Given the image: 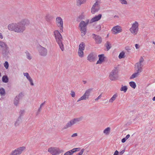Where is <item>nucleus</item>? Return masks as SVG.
<instances>
[{"instance_id":"obj_1","label":"nucleus","mask_w":155,"mask_h":155,"mask_svg":"<svg viewBox=\"0 0 155 155\" xmlns=\"http://www.w3.org/2000/svg\"><path fill=\"white\" fill-rule=\"evenodd\" d=\"M54 34L56 41L60 48L62 51H63L64 49V45L62 42V38L61 35L58 30L55 31H54Z\"/></svg>"},{"instance_id":"obj_2","label":"nucleus","mask_w":155,"mask_h":155,"mask_svg":"<svg viewBox=\"0 0 155 155\" xmlns=\"http://www.w3.org/2000/svg\"><path fill=\"white\" fill-rule=\"evenodd\" d=\"M139 24L137 21H135L132 24L131 27L129 29L130 33L135 35L137 34L139 31Z\"/></svg>"},{"instance_id":"obj_3","label":"nucleus","mask_w":155,"mask_h":155,"mask_svg":"<svg viewBox=\"0 0 155 155\" xmlns=\"http://www.w3.org/2000/svg\"><path fill=\"white\" fill-rule=\"evenodd\" d=\"M89 22V20H87L86 22L84 21H81L79 24V27L82 33L81 36H84L86 33L87 26Z\"/></svg>"},{"instance_id":"obj_4","label":"nucleus","mask_w":155,"mask_h":155,"mask_svg":"<svg viewBox=\"0 0 155 155\" xmlns=\"http://www.w3.org/2000/svg\"><path fill=\"white\" fill-rule=\"evenodd\" d=\"M118 69L117 67H114L110 73L109 75V78L112 81H114L117 80L118 78Z\"/></svg>"},{"instance_id":"obj_5","label":"nucleus","mask_w":155,"mask_h":155,"mask_svg":"<svg viewBox=\"0 0 155 155\" xmlns=\"http://www.w3.org/2000/svg\"><path fill=\"white\" fill-rule=\"evenodd\" d=\"M82 117H80L73 119L71 120L68 122L64 126L63 129H67L69 127H71L72 125L76 124L79 122L81 121L82 120Z\"/></svg>"},{"instance_id":"obj_6","label":"nucleus","mask_w":155,"mask_h":155,"mask_svg":"<svg viewBox=\"0 0 155 155\" xmlns=\"http://www.w3.org/2000/svg\"><path fill=\"white\" fill-rule=\"evenodd\" d=\"M48 151L52 155H57L63 153V151L59 148L54 147H50L48 150Z\"/></svg>"},{"instance_id":"obj_7","label":"nucleus","mask_w":155,"mask_h":155,"mask_svg":"<svg viewBox=\"0 0 155 155\" xmlns=\"http://www.w3.org/2000/svg\"><path fill=\"white\" fill-rule=\"evenodd\" d=\"M55 22L57 26L60 29V32H63L64 23L62 19L60 17L58 16L56 18Z\"/></svg>"},{"instance_id":"obj_8","label":"nucleus","mask_w":155,"mask_h":155,"mask_svg":"<svg viewBox=\"0 0 155 155\" xmlns=\"http://www.w3.org/2000/svg\"><path fill=\"white\" fill-rule=\"evenodd\" d=\"M25 149L26 147L24 146L20 147L12 151L9 155H20Z\"/></svg>"},{"instance_id":"obj_9","label":"nucleus","mask_w":155,"mask_h":155,"mask_svg":"<svg viewBox=\"0 0 155 155\" xmlns=\"http://www.w3.org/2000/svg\"><path fill=\"white\" fill-rule=\"evenodd\" d=\"M100 2L98 0L96 1L91 8V13L94 14L97 12L100 9Z\"/></svg>"},{"instance_id":"obj_10","label":"nucleus","mask_w":155,"mask_h":155,"mask_svg":"<svg viewBox=\"0 0 155 155\" xmlns=\"http://www.w3.org/2000/svg\"><path fill=\"white\" fill-rule=\"evenodd\" d=\"M85 45L83 42L81 43L79 45L78 54L79 56L82 58L84 56V51L85 49Z\"/></svg>"},{"instance_id":"obj_11","label":"nucleus","mask_w":155,"mask_h":155,"mask_svg":"<svg viewBox=\"0 0 155 155\" xmlns=\"http://www.w3.org/2000/svg\"><path fill=\"white\" fill-rule=\"evenodd\" d=\"M92 90V89L91 88H90L87 90L83 95L78 99L77 101V102H79L83 100H86L88 99Z\"/></svg>"},{"instance_id":"obj_12","label":"nucleus","mask_w":155,"mask_h":155,"mask_svg":"<svg viewBox=\"0 0 155 155\" xmlns=\"http://www.w3.org/2000/svg\"><path fill=\"white\" fill-rule=\"evenodd\" d=\"M0 47L4 49L3 54H7L9 53V48L6 43L0 40Z\"/></svg>"},{"instance_id":"obj_13","label":"nucleus","mask_w":155,"mask_h":155,"mask_svg":"<svg viewBox=\"0 0 155 155\" xmlns=\"http://www.w3.org/2000/svg\"><path fill=\"white\" fill-rule=\"evenodd\" d=\"M97 58V55L94 52L90 53L87 57V59L90 62H94L95 61Z\"/></svg>"},{"instance_id":"obj_14","label":"nucleus","mask_w":155,"mask_h":155,"mask_svg":"<svg viewBox=\"0 0 155 155\" xmlns=\"http://www.w3.org/2000/svg\"><path fill=\"white\" fill-rule=\"evenodd\" d=\"M17 25L15 28V32L17 33H22L25 30V27L21 25V24L19 22L17 23Z\"/></svg>"},{"instance_id":"obj_15","label":"nucleus","mask_w":155,"mask_h":155,"mask_svg":"<svg viewBox=\"0 0 155 155\" xmlns=\"http://www.w3.org/2000/svg\"><path fill=\"white\" fill-rule=\"evenodd\" d=\"M112 31L113 34H116L122 31L121 28L118 25L112 28Z\"/></svg>"},{"instance_id":"obj_16","label":"nucleus","mask_w":155,"mask_h":155,"mask_svg":"<svg viewBox=\"0 0 155 155\" xmlns=\"http://www.w3.org/2000/svg\"><path fill=\"white\" fill-rule=\"evenodd\" d=\"M39 52L40 55L43 56H45L47 54V49L42 46L40 47Z\"/></svg>"},{"instance_id":"obj_17","label":"nucleus","mask_w":155,"mask_h":155,"mask_svg":"<svg viewBox=\"0 0 155 155\" xmlns=\"http://www.w3.org/2000/svg\"><path fill=\"white\" fill-rule=\"evenodd\" d=\"M102 17V15L101 14H99L97 15H96L93 18L90 20V23H92L99 20Z\"/></svg>"},{"instance_id":"obj_18","label":"nucleus","mask_w":155,"mask_h":155,"mask_svg":"<svg viewBox=\"0 0 155 155\" xmlns=\"http://www.w3.org/2000/svg\"><path fill=\"white\" fill-rule=\"evenodd\" d=\"M17 23H13L8 25V29L11 31L15 32V28L17 26Z\"/></svg>"},{"instance_id":"obj_19","label":"nucleus","mask_w":155,"mask_h":155,"mask_svg":"<svg viewBox=\"0 0 155 155\" xmlns=\"http://www.w3.org/2000/svg\"><path fill=\"white\" fill-rule=\"evenodd\" d=\"M22 95V94L20 93L15 97L14 101V104L15 106H17L18 104L20 97Z\"/></svg>"},{"instance_id":"obj_20","label":"nucleus","mask_w":155,"mask_h":155,"mask_svg":"<svg viewBox=\"0 0 155 155\" xmlns=\"http://www.w3.org/2000/svg\"><path fill=\"white\" fill-rule=\"evenodd\" d=\"M93 38H94L95 42L97 44H100L102 41V39L101 37L95 34H93Z\"/></svg>"},{"instance_id":"obj_21","label":"nucleus","mask_w":155,"mask_h":155,"mask_svg":"<svg viewBox=\"0 0 155 155\" xmlns=\"http://www.w3.org/2000/svg\"><path fill=\"white\" fill-rule=\"evenodd\" d=\"M98 57L99 58L98 60L97 61L96 64H101L104 61V54H99Z\"/></svg>"},{"instance_id":"obj_22","label":"nucleus","mask_w":155,"mask_h":155,"mask_svg":"<svg viewBox=\"0 0 155 155\" xmlns=\"http://www.w3.org/2000/svg\"><path fill=\"white\" fill-rule=\"evenodd\" d=\"M22 25L25 27V26L28 25L29 24V21L27 19H24L19 22Z\"/></svg>"},{"instance_id":"obj_23","label":"nucleus","mask_w":155,"mask_h":155,"mask_svg":"<svg viewBox=\"0 0 155 155\" xmlns=\"http://www.w3.org/2000/svg\"><path fill=\"white\" fill-rule=\"evenodd\" d=\"M135 69L136 70V72L140 74L142 71V67L143 65H139L135 64Z\"/></svg>"},{"instance_id":"obj_24","label":"nucleus","mask_w":155,"mask_h":155,"mask_svg":"<svg viewBox=\"0 0 155 155\" xmlns=\"http://www.w3.org/2000/svg\"><path fill=\"white\" fill-rule=\"evenodd\" d=\"M86 0H76V5L77 6H80L82 4L85 3Z\"/></svg>"},{"instance_id":"obj_25","label":"nucleus","mask_w":155,"mask_h":155,"mask_svg":"<svg viewBox=\"0 0 155 155\" xmlns=\"http://www.w3.org/2000/svg\"><path fill=\"white\" fill-rule=\"evenodd\" d=\"M117 93L113 95L112 97L109 100V102L110 103H113L117 97Z\"/></svg>"},{"instance_id":"obj_26","label":"nucleus","mask_w":155,"mask_h":155,"mask_svg":"<svg viewBox=\"0 0 155 155\" xmlns=\"http://www.w3.org/2000/svg\"><path fill=\"white\" fill-rule=\"evenodd\" d=\"M111 128L110 127H107L103 131L104 134L105 135H108L110 133Z\"/></svg>"},{"instance_id":"obj_27","label":"nucleus","mask_w":155,"mask_h":155,"mask_svg":"<svg viewBox=\"0 0 155 155\" xmlns=\"http://www.w3.org/2000/svg\"><path fill=\"white\" fill-rule=\"evenodd\" d=\"M21 122V118L20 117H19L16 121L15 122V127H17L20 124Z\"/></svg>"},{"instance_id":"obj_28","label":"nucleus","mask_w":155,"mask_h":155,"mask_svg":"<svg viewBox=\"0 0 155 155\" xmlns=\"http://www.w3.org/2000/svg\"><path fill=\"white\" fill-rule=\"evenodd\" d=\"M2 81L5 83H7L8 81V78L6 75L3 76L2 78Z\"/></svg>"},{"instance_id":"obj_29","label":"nucleus","mask_w":155,"mask_h":155,"mask_svg":"<svg viewBox=\"0 0 155 155\" xmlns=\"http://www.w3.org/2000/svg\"><path fill=\"white\" fill-rule=\"evenodd\" d=\"M130 86L134 89H135L136 87V83L134 81H131L129 83Z\"/></svg>"},{"instance_id":"obj_30","label":"nucleus","mask_w":155,"mask_h":155,"mask_svg":"<svg viewBox=\"0 0 155 155\" xmlns=\"http://www.w3.org/2000/svg\"><path fill=\"white\" fill-rule=\"evenodd\" d=\"M139 74H140L139 73L136 72L132 75L130 77V79H134L139 75Z\"/></svg>"},{"instance_id":"obj_31","label":"nucleus","mask_w":155,"mask_h":155,"mask_svg":"<svg viewBox=\"0 0 155 155\" xmlns=\"http://www.w3.org/2000/svg\"><path fill=\"white\" fill-rule=\"evenodd\" d=\"M127 87L126 86H122L120 89V91H123L124 93H125L127 91Z\"/></svg>"},{"instance_id":"obj_32","label":"nucleus","mask_w":155,"mask_h":155,"mask_svg":"<svg viewBox=\"0 0 155 155\" xmlns=\"http://www.w3.org/2000/svg\"><path fill=\"white\" fill-rule=\"evenodd\" d=\"M144 59L143 58L141 57L139 60V61L136 64H138L139 65H143L142 64V63L143 62Z\"/></svg>"},{"instance_id":"obj_33","label":"nucleus","mask_w":155,"mask_h":155,"mask_svg":"<svg viewBox=\"0 0 155 155\" xmlns=\"http://www.w3.org/2000/svg\"><path fill=\"white\" fill-rule=\"evenodd\" d=\"M5 94L4 89L3 88H0V95L1 96H4Z\"/></svg>"},{"instance_id":"obj_34","label":"nucleus","mask_w":155,"mask_h":155,"mask_svg":"<svg viewBox=\"0 0 155 155\" xmlns=\"http://www.w3.org/2000/svg\"><path fill=\"white\" fill-rule=\"evenodd\" d=\"M51 18V16L49 14H47L45 16V18L46 20L48 21H49Z\"/></svg>"},{"instance_id":"obj_35","label":"nucleus","mask_w":155,"mask_h":155,"mask_svg":"<svg viewBox=\"0 0 155 155\" xmlns=\"http://www.w3.org/2000/svg\"><path fill=\"white\" fill-rule=\"evenodd\" d=\"M23 74L25 77L28 80L31 78V77H30L29 74L28 73H23Z\"/></svg>"},{"instance_id":"obj_36","label":"nucleus","mask_w":155,"mask_h":155,"mask_svg":"<svg viewBox=\"0 0 155 155\" xmlns=\"http://www.w3.org/2000/svg\"><path fill=\"white\" fill-rule=\"evenodd\" d=\"M125 53L124 51H122L120 53L118 57L119 59H121L124 57Z\"/></svg>"},{"instance_id":"obj_37","label":"nucleus","mask_w":155,"mask_h":155,"mask_svg":"<svg viewBox=\"0 0 155 155\" xmlns=\"http://www.w3.org/2000/svg\"><path fill=\"white\" fill-rule=\"evenodd\" d=\"M73 154L71 150H70L65 152L64 155H72Z\"/></svg>"},{"instance_id":"obj_38","label":"nucleus","mask_w":155,"mask_h":155,"mask_svg":"<svg viewBox=\"0 0 155 155\" xmlns=\"http://www.w3.org/2000/svg\"><path fill=\"white\" fill-rule=\"evenodd\" d=\"M80 150V148H75L72 149L71 150L72 152H73V153H75L76 152H77V151H79Z\"/></svg>"},{"instance_id":"obj_39","label":"nucleus","mask_w":155,"mask_h":155,"mask_svg":"<svg viewBox=\"0 0 155 155\" xmlns=\"http://www.w3.org/2000/svg\"><path fill=\"white\" fill-rule=\"evenodd\" d=\"M84 18L85 15L83 14H82L78 17V20H81L82 19H84Z\"/></svg>"},{"instance_id":"obj_40","label":"nucleus","mask_w":155,"mask_h":155,"mask_svg":"<svg viewBox=\"0 0 155 155\" xmlns=\"http://www.w3.org/2000/svg\"><path fill=\"white\" fill-rule=\"evenodd\" d=\"M4 66L6 69H8L9 67V64L8 62L5 61L4 64Z\"/></svg>"},{"instance_id":"obj_41","label":"nucleus","mask_w":155,"mask_h":155,"mask_svg":"<svg viewBox=\"0 0 155 155\" xmlns=\"http://www.w3.org/2000/svg\"><path fill=\"white\" fill-rule=\"evenodd\" d=\"M26 54L27 58L29 60H31V57L30 54L28 52H26Z\"/></svg>"},{"instance_id":"obj_42","label":"nucleus","mask_w":155,"mask_h":155,"mask_svg":"<svg viewBox=\"0 0 155 155\" xmlns=\"http://www.w3.org/2000/svg\"><path fill=\"white\" fill-rule=\"evenodd\" d=\"M120 3L123 5H127V2L126 0H119Z\"/></svg>"},{"instance_id":"obj_43","label":"nucleus","mask_w":155,"mask_h":155,"mask_svg":"<svg viewBox=\"0 0 155 155\" xmlns=\"http://www.w3.org/2000/svg\"><path fill=\"white\" fill-rule=\"evenodd\" d=\"M25 112V111L24 110H21L19 112L20 116L19 117H21V116H23Z\"/></svg>"},{"instance_id":"obj_44","label":"nucleus","mask_w":155,"mask_h":155,"mask_svg":"<svg viewBox=\"0 0 155 155\" xmlns=\"http://www.w3.org/2000/svg\"><path fill=\"white\" fill-rule=\"evenodd\" d=\"M130 136H126V137L122 139L121 140L122 142L123 143H124L126 140L129 138Z\"/></svg>"},{"instance_id":"obj_45","label":"nucleus","mask_w":155,"mask_h":155,"mask_svg":"<svg viewBox=\"0 0 155 155\" xmlns=\"http://www.w3.org/2000/svg\"><path fill=\"white\" fill-rule=\"evenodd\" d=\"M106 47L107 50H108L110 48V46L109 43L108 42H107L106 43Z\"/></svg>"},{"instance_id":"obj_46","label":"nucleus","mask_w":155,"mask_h":155,"mask_svg":"<svg viewBox=\"0 0 155 155\" xmlns=\"http://www.w3.org/2000/svg\"><path fill=\"white\" fill-rule=\"evenodd\" d=\"M28 81H29L31 85V86L34 85V84L33 82V81L32 79H31V78Z\"/></svg>"},{"instance_id":"obj_47","label":"nucleus","mask_w":155,"mask_h":155,"mask_svg":"<svg viewBox=\"0 0 155 155\" xmlns=\"http://www.w3.org/2000/svg\"><path fill=\"white\" fill-rule=\"evenodd\" d=\"M41 107H39V108H38V111H37V112L36 113V115H38L39 114L40 112L41 111Z\"/></svg>"},{"instance_id":"obj_48","label":"nucleus","mask_w":155,"mask_h":155,"mask_svg":"<svg viewBox=\"0 0 155 155\" xmlns=\"http://www.w3.org/2000/svg\"><path fill=\"white\" fill-rule=\"evenodd\" d=\"M71 96L74 97H75V93L73 91H71Z\"/></svg>"},{"instance_id":"obj_49","label":"nucleus","mask_w":155,"mask_h":155,"mask_svg":"<svg viewBox=\"0 0 155 155\" xmlns=\"http://www.w3.org/2000/svg\"><path fill=\"white\" fill-rule=\"evenodd\" d=\"M125 49L128 51H129L130 50L131 48L129 46H127L125 48Z\"/></svg>"},{"instance_id":"obj_50","label":"nucleus","mask_w":155,"mask_h":155,"mask_svg":"<svg viewBox=\"0 0 155 155\" xmlns=\"http://www.w3.org/2000/svg\"><path fill=\"white\" fill-rule=\"evenodd\" d=\"M102 97V95L101 94H100V95L97 98H96L95 99V101H97L98 100H99V99H100L101 97Z\"/></svg>"},{"instance_id":"obj_51","label":"nucleus","mask_w":155,"mask_h":155,"mask_svg":"<svg viewBox=\"0 0 155 155\" xmlns=\"http://www.w3.org/2000/svg\"><path fill=\"white\" fill-rule=\"evenodd\" d=\"M135 47L136 49H138L140 48V46L138 44H136L135 45Z\"/></svg>"},{"instance_id":"obj_52","label":"nucleus","mask_w":155,"mask_h":155,"mask_svg":"<svg viewBox=\"0 0 155 155\" xmlns=\"http://www.w3.org/2000/svg\"><path fill=\"white\" fill-rule=\"evenodd\" d=\"M125 150H122L121 151L120 153V154H119L120 155H122L124 153V152Z\"/></svg>"},{"instance_id":"obj_53","label":"nucleus","mask_w":155,"mask_h":155,"mask_svg":"<svg viewBox=\"0 0 155 155\" xmlns=\"http://www.w3.org/2000/svg\"><path fill=\"white\" fill-rule=\"evenodd\" d=\"M118 152L117 150H116L114 154V155H118Z\"/></svg>"},{"instance_id":"obj_54","label":"nucleus","mask_w":155,"mask_h":155,"mask_svg":"<svg viewBox=\"0 0 155 155\" xmlns=\"http://www.w3.org/2000/svg\"><path fill=\"white\" fill-rule=\"evenodd\" d=\"M45 101H44L43 103H42L40 105V107H41V108H42V107L44 105V104H45Z\"/></svg>"},{"instance_id":"obj_55","label":"nucleus","mask_w":155,"mask_h":155,"mask_svg":"<svg viewBox=\"0 0 155 155\" xmlns=\"http://www.w3.org/2000/svg\"><path fill=\"white\" fill-rule=\"evenodd\" d=\"M0 38L1 39H3V36L2 35V33H1L0 32Z\"/></svg>"},{"instance_id":"obj_56","label":"nucleus","mask_w":155,"mask_h":155,"mask_svg":"<svg viewBox=\"0 0 155 155\" xmlns=\"http://www.w3.org/2000/svg\"><path fill=\"white\" fill-rule=\"evenodd\" d=\"M83 82L84 84H85L87 83V81H83Z\"/></svg>"},{"instance_id":"obj_57","label":"nucleus","mask_w":155,"mask_h":155,"mask_svg":"<svg viewBox=\"0 0 155 155\" xmlns=\"http://www.w3.org/2000/svg\"><path fill=\"white\" fill-rule=\"evenodd\" d=\"M72 136H77V134L76 133H74Z\"/></svg>"},{"instance_id":"obj_58","label":"nucleus","mask_w":155,"mask_h":155,"mask_svg":"<svg viewBox=\"0 0 155 155\" xmlns=\"http://www.w3.org/2000/svg\"><path fill=\"white\" fill-rule=\"evenodd\" d=\"M152 100L153 101H155V96L153 97Z\"/></svg>"},{"instance_id":"obj_59","label":"nucleus","mask_w":155,"mask_h":155,"mask_svg":"<svg viewBox=\"0 0 155 155\" xmlns=\"http://www.w3.org/2000/svg\"><path fill=\"white\" fill-rule=\"evenodd\" d=\"M152 43H153V44L154 45H155V42H154V41H153L152 42Z\"/></svg>"},{"instance_id":"obj_60","label":"nucleus","mask_w":155,"mask_h":155,"mask_svg":"<svg viewBox=\"0 0 155 155\" xmlns=\"http://www.w3.org/2000/svg\"><path fill=\"white\" fill-rule=\"evenodd\" d=\"M99 28H100V29H101V27H100V25H99Z\"/></svg>"},{"instance_id":"obj_61","label":"nucleus","mask_w":155,"mask_h":155,"mask_svg":"<svg viewBox=\"0 0 155 155\" xmlns=\"http://www.w3.org/2000/svg\"><path fill=\"white\" fill-rule=\"evenodd\" d=\"M1 76V72H0V77Z\"/></svg>"},{"instance_id":"obj_62","label":"nucleus","mask_w":155,"mask_h":155,"mask_svg":"<svg viewBox=\"0 0 155 155\" xmlns=\"http://www.w3.org/2000/svg\"><path fill=\"white\" fill-rule=\"evenodd\" d=\"M126 136H130V135L129 134H128Z\"/></svg>"},{"instance_id":"obj_63","label":"nucleus","mask_w":155,"mask_h":155,"mask_svg":"<svg viewBox=\"0 0 155 155\" xmlns=\"http://www.w3.org/2000/svg\"><path fill=\"white\" fill-rule=\"evenodd\" d=\"M115 17H118V16H115Z\"/></svg>"},{"instance_id":"obj_64","label":"nucleus","mask_w":155,"mask_h":155,"mask_svg":"<svg viewBox=\"0 0 155 155\" xmlns=\"http://www.w3.org/2000/svg\"><path fill=\"white\" fill-rule=\"evenodd\" d=\"M135 134H133V135H132V136H133Z\"/></svg>"}]
</instances>
